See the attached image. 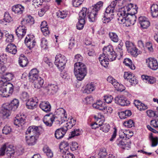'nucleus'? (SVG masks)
I'll return each mask as SVG.
<instances>
[{
  "label": "nucleus",
  "mask_w": 158,
  "mask_h": 158,
  "mask_svg": "<svg viewBox=\"0 0 158 158\" xmlns=\"http://www.w3.org/2000/svg\"><path fill=\"white\" fill-rule=\"evenodd\" d=\"M127 13H126L125 10L119 12L117 14V19L118 23L124 24V26L126 27L134 25L136 21V16H131L129 17H127Z\"/></svg>",
  "instance_id": "obj_1"
},
{
  "label": "nucleus",
  "mask_w": 158,
  "mask_h": 158,
  "mask_svg": "<svg viewBox=\"0 0 158 158\" xmlns=\"http://www.w3.org/2000/svg\"><path fill=\"white\" fill-rule=\"evenodd\" d=\"M74 73L77 79L82 80L86 76L87 69L85 65L81 62H77L74 65Z\"/></svg>",
  "instance_id": "obj_2"
},
{
  "label": "nucleus",
  "mask_w": 158,
  "mask_h": 158,
  "mask_svg": "<svg viewBox=\"0 0 158 158\" xmlns=\"http://www.w3.org/2000/svg\"><path fill=\"white\" fill-rule=\"evenodd\" d=\"M118 3L121 5V3L118 0H114L112 2L110 5L106 9L105 14L103 15V17L106 18L103 21L104 23H108L111 19H113L114 16V9L116 3Z\"/></svg>",
  "instance_id": "obj_3"
},
{
  "label": "nucleus",
  "mask_w": 158,
  "mask_h": 158,
  "mask_svg": "<svg viewBox=\"0 0 158 158\" xmlns=\"http://www.w3.org/2000/svg\"><path fill=\"white\" fill-rule=\"evenodd\" d=\"M116 56L115 52L110 46H107L103 48V53L100 55L98 58L99 61L105 60L106 58L110 59V61L114 60Z\"/></svg>",
  "instance_id": "obj_4"
},
{
  "label": "nucleus",
  "mask_w": 158,
  "mask_h": 158,
  "mask_svg": "<svg viewBox=\"0 0 158 158\" xmlns=\"http://www.w3.org/2000/svg\"><path fill=\"white\" fill-rule=\"evenodd\" d=\"M67 61L66 57L61 54H57L55 57V64L60 70L64 69Z\"/></svg>",
  "instance_id": "obj_5"
},
{
  "label": "nucleus",
  "mask_w": 158,
  "mask_h": 158,
  "mask_svg": "<svg viewBox=\"0 0 158 158\" xmlns=\"http://www.w3.org/2000/svg\"><path fill=\"white\" fill-rule=\"evenodd\" d=\"M87 8H82L79 14L78 22L77 24V27L78 30H81L84 27L85 23Z\"/></svg>",
  "instance_id": "obj_6"
},
{
  "label": "nucleus",
  "mask_w": 158,
  "mask_h": 158,
  "mask_svg": "<svg viewBox=\"0 0 158 158\" xmlns=\"http://www.w3.org/2000/svg\"><path fill=\"white\" fill-rule=\"evenodd\" d=\"M13 92V85L10 83H6L0 90V95L3 97L9 96V94H12Z\"/></svg>",
  "instance_id": "obj_7"
},
{
  "label": "nucleus",
  "mask_w": 158,
  "mask_h": 158,
  "mask_svg": "<svg viewBox=\"0 0 158 158\" xmlns=\"http://www.w3.org/2000/svg\"><path fill=\"white\" fill-rule=\"evenodd\" d=\"M92 106L94 108L102 110L105 113H111L112 112V109L111 107H107L106 106L105 103H103L100 100L97 102L96 103L93 104Z\"/></svg>",
  "instance_id": "obj_8"
},
{
  "label": "nucleus",
  "mask_w": 158,
  "mask_h": 158,
  "mask_svg": "<svg viewBox=\"0 0 158 158\" xmlns=\"http://www.w3.org/2000/svg\"><path fill=\"white\" fill-rule=\"evenodd\" d=\"M41 129L40 127L35 126H31L27 129L26 132V135H31L34 136L38 137L40 132V129Z\"/></svg>",
  "instance_id": "obj_9"
},
{
  "label": "nucleus",
  "mask_w": 158,
  "mask_h": 158,
  "mask_svg": "<svg viewBox=\"0 0 158 158\" xmlns=\"http://www.w3.org/2000/svg\"><path fill=\"white\" fill-rule=\"evenodd\" d=\"M9 107V103L4 104L2 105L1 110L0 111V116L4 118H6L10 115V111L12 110Z\"/></svg>",
  "instance_id": "obj_10"
},
{
  "label": "nucleus",
  "mask_w": 158,
  "mask_h": 158,
  "mask_svg": "<svg viewBox=\"0 0 158 158\" xmlns=\"http://www.w3.org/2000/svg\"><path fill=\"white\" fill-rule=\"evenodd\" d=\"M124 138V136L119 135V138L116 140V143L119 147L124 149L128 150L130 148V145L124 141L123 138Z\"/></svg>",
  "instance_id": "obj_11"
},
{
  "label": "nucleus",
  "mask_w": 158,
  "mask_h": 158,
  "mask_svg": "<svg viewBox=\"0 0 158 158\" xmlns=\"http://www.w3.org/2000/svg\"><path fill=\"white\" fill-rule=\"evenodd\" d=\"M124 77L125 79L129 81L132 85H135L138 82L137 80L136 79L134 74L131 73L125 72Z\"/></svg>",
  "instance_id": "obj_12"
},
{
  "label": "nucleus",
  "mask_w": 158,
  "mask_h": 158,
  "mask_svg": "<svg viewBox=\"0 0 158 158\" xmlns=\"http://www.w3.org/2000/svg\"><path fill=\"white\" fill-rule=\"evenodd\" d=\"M27 31V28L24 25H20L15 30V33L18 37L21 39L25 35Z\"/></svg>",
  "instance_id": "obj_13"
},
{
  "label": "nucleus",
  "mask_w": 158,
  "mask_h": 158,
  "mask_svg": "<svg viewBox=\"0 0 158 158\" xmlns=\"http://www.w3.org/2000/svg\"><path fill=\"white\" fill-rule=\"evenodd\" d=\"M114 100L115 103L122 106H127L130 104L129 100L121 96H118L115 97Z\"/></svg>",
  "instance_id": "obj_14"
},
{
  "label": "nucleus",
  "mask_w": 158,
  "mask_h": 158,
  "mask_svg": "<svg viewBox=\"0 0 158 158\" xmlns=\"http://www.w3.org/2000/svg\"><path fill=\"white\" fill-rule=\"evenodd\" d=\"M58 86L54 84H48L44 88V91L49 94L55 93L57 90Z\"/></svg>",
  "instance_id": "obj_15"
},
{
  "label": "nucleus",
  "mask_w": 158,
  "mask_h": 158,
  "mask_svg": "<svg viewBox=\"0 0 158 158\" xmlns=\"http://www.w3.org/2000/svg\"><path fill=\"white\" fill-rule=\"evenodd\" d=\"M55 118L54 115L51 114L45 115L43 119V121L47 126L51 127Z\"/></svg>",
  "instance_id": "obj_16"
},
{
  "label": "nucleus",
  "mask_w": 158,
  "mask_h": 158,
  "mask_svg": "<svg viewBox=\"0 0 158 158\" xmlns=\"http://www.w3.org/2000/svg\"><path fill=\"white\" fill-rule=\"evenodd\" d=\"M146 62L148 63L149 68L153 70H156L158 68V63L157 60L154 58H149L146 60Z\"/></svg>",
  "instance_id": "obj_17"
},
{
  "label": "nucleus",
  "mask_w": 158,
  "mask_h": 158,
  "mask_svg": "<svg viewBox=\"0 0 158 158\" xmlns=\"http://www.w3.org/2000/svg\"><path fill=\"white\" fill-rule=\"evenodd\" d=\"M98 13V12L92 9L90 11H89V10H87V8L86 18L87 17L86 16H87L89 21L91 22H94L97 19V15Z\"/></svg>",
  "instance_id": "obj_18"
},
{
  "label": "nucleus",
  "mask_w": 158,
  "mask_h": 158,
  "mask_svg": "<svg viewBox=\"0 0 158 158\" xmlns=\"http://www.w3.org/2000/svg\"><path fill=\"white\" fill-rule=\"evenodd\" d=\"M139 23L143 29L147 28L150 25L148 19L144 17H140L139 18Z\"/></svg>",
  "instance_id": "obj_19"
},
{
  "label": "nucleus",
  "mask_w": 158,
  "mask_h": 158,
  "mask_svg": "<svg viewBox=\"0 0 158 158\" xmlns=\"http://www.w3.org/2000/svg\"><path fill=\"white\" fill-rule=\"evenodd\" d=\"M67 130V128L65 129L64 127L57 129L55 133V137L57 139H60L63 138Z\"/></svg>",
  "instance_id": "obj_20"
},
{
  "label": "nucleus",
  "mask_w": 158,
  "mask_h": 158,
  "mask_svg": "<svg viewBox=\"0 0 158 158\" xmlns=\"http://www.w3.org/2000/svg\"><path fill=\"white\" fill-rule=\"evenodd\" d=\"M38 102V99L35 97L28 99L26 103L27 108L30 109H33L34 107L37 105Z\"/></svg>",
  "instance_id": "obj_21"
},
{
  "label": "nucleus",
  "mask_w": 158,
  "mask_h": 158,
  "mask_svg": "<svg viewBox=\"0 0 158 158\" xmlns=\"http://www.w3.org/2000/svg\"><path fill=\"white\" fill-rule=\"evenodd\" d=\"M25 136L26 141L28 145L32 146L34 145L36 143L38 137L31 135H27Z\"/></svg>",
  "instance_id": "obj_22"
},
{
  "label": "nucleus",
  "mask_w": 158,
  "mask_h": 158,
  "mask_svg": "<svg viewBox=\"0 0 158 158\" xmlns=\"http://www.w3.org/2000/svg\"><path fill=\"white\" fill-rule=\"evenodd\" d=\"M107 81L110 83H111L114 88L117 90H121V89L120 88V86H122L117 82V81L114 79L112 76H109L107 79Z\"/></svg>",
  "instance_id": "obj_23"
},
{
  "label": "nucleus",
  "mask_w": 158,
  "mask_h": 158,
  "mask_svg": "<svg viewBox=\"0 0 158 158\" xmlns=\"http://www.w3.org/2000/svg\"><path fill=\"white\" fill-rule=\"evenodd\" d=\"M42 110L46 112H48L51 110V106L49 103L47 101L42 102L40 105Z\"/></svg>",
  "instance_id": "obj_24"
},
{
  "label": "nucleus",
  "mask_w": 158,
  "mask_h": 158,
  "mask_svg": "<svg viewBox=\"0 0 158 158\" xmlns=\"http://www.w3.org/2000/svg\"><path fill=\"white\" fill-rule=\"evenodd\" d=\"M25 123V119L21 116H17L14 119V124L18 127H21Z\"/></svg>",
  "instance_id": "obj_25"
},
{
  "label": "nucleus",
  "mask_w": 158,
  "mask_h": 158,
  "mask_svg": "<svg viewBox=\"0 0 158 158\" xmlns=\"http://www.w3.org/2000/svg\"><path fill=\"white\" fill-rule=\"evenodd\" d=\"M41 31L45 36L48 35L50 33L48 29V25L46 22L45 21H42L40 26Z\"/></svg>",
  "instance_id": "obj_26"
},
{
  "label": "nucleus",
  "mask_w": 158,
  "mask_h": 158,
  "mask_svg": "<svg viewBox=\"0 0 158 158\" xmlns=\"http://www.w3.org/2000/svg\"><path fill=\"white\" fill-rule=\"evenodd\" d=\"M6 145V153L7 155L9 156H13L15 153V150L14 147L11 145L9 144L8 143H5Z\"/></svg>",
  "instance_id": "obj_27"
},
{
  "label": "nucleus",
  "mask_w": 158,
  "mask_h": 158,
  "mask_svg": "<svg viewBox=\"0 0 158 158\" xmlns=\"http://www.w3.org/2000/svg\"><path fill=\"white\" fill-rule=\"evenodd\" d=\"M123 43L122 41H119V43L116 48L117 53H115L116 57H118V59H119L123 55V51L122 47L123 46Z\"/></svg>",
  "instance_id": "obj_28"
},
{
  "label": "nucleus",
  "mask_w": 158,
  "mask_h": 158,
  "mask_svg": "<svg viewBox=\"0 0 158 158\" xmlns=\"http://www.w3.org/2000/svg\"><path fill=\"white\" fill-rule=\"evenodd\" d=\"M24 9V7L20 4H18L13 6L12 8V11L18 15L21 14Z\"/></svg>",
  "instance_id": "obj_29"
},
{
  "label": "nucleus",
  "mask_w": 158,
  "mask_h": 158,
  "mask_svg": "<svg viewBox=\"0 0 158 158\" xmlns=\"http://www.w3.org/2000/svg\"><path fill=\"white\" fill-rule=\"evenodd\" d=\"M60 151L62 154L66 152L67 151H69V144L66 141H63L61 142L60 146Z\"/></svg>",
  "instance_id": "obj_30"
},
{
  "label": "nucleus",
  "mask_w": 158,
  "mask_h": 158,
  "mask_svg": "<svg viewBox=\"0 0 158 158\" xmlns=\"http://www.w3.org/2000/svg\"><path fill=\"white\" fill-rule=\"evenodd\" d=\"M34 23V20L33 18L30 15L26 17L25 19H24L21 22V25H31L33 24Z\"/></svg>",
  "instance_id": "obj_31"
},
{
  "label": "nucleus",
  "mask_w": 158,
  "mask_h": 158,
  "mask_svg": "<svg viewBox=\"0 0 158 158\" xmlns=\"http://www.w3.org/2000/svg\"><path fill=\"white\" fill-rule=\"evenodd\" d=\"M95 86L94 83H91L87 85L83 92L88 94H90L95 89Z\"/></svg>",
  "instance_id": "obj_32"
},
{
  "label": "nucleus",
  "mask_w": 158,
  "mask_h": 158,
  "mask_svg": "<svg viewBox=\"0 0 158 158\" xmlns=\"http://www.w3.org/2000/svg\"><path fill=\"white\" fill-rule=\"evenodd\" d=\"M151 12L153 17L158 16V5L157 4H153L151 7Z\"/></svg>",
  "instance_id": "obj_33"
},
{
  "label": "nucleus",
  "mask_w": 158,
  "mask_h": 158,
  "mask_svg": "<svg viewBox=\"0 0 158 158\" xmlns=\"http://www.w3.org/2000/svg\"><path fill=\"white\" fill-rule=\"evenodd\" d=\"M16 47L15 44H10L6 48V51L12 54H15L17 52Z\"/></svg>",
  "instance_id": "obj_34"
},
{
  "label": "nucleus",
  "mask_w": 158,
  "mask_h": 158,
  "mask_svg": "<svg viewBox=\"0 0 158 158\" xmlns=\"http://www.w3.org/2000/svg\"><path fill=\"white\" fill-rule=\"evenodd\" d=\"M19 102L18 99H14L10 102L9 103V106L10 107L11 110L14 111L18 107L19 105Z\"/></svg>",
  "instance_id": "obj_35"
},
{
  "label": "nucleus",
  "mask_w": 158,
  "mask_h": 158,
  "mask_svg": "<svg viewBox=\"0 0 158 158\" xmlns=\"http://www.w3.org/2000/svg\"><path fill=\"white\" fill-rule=\"evenodd\" d=\"M19 61L20 66L23 67L26 66L28 63L27 58L24 56H20Z\"/></svg>",
  "instance_id": "obj_36"
},
{
  "label": "nucleus",
  "mask_w": 158,
  "mask_h": 158,
  "mask_svg": "<svg viewBox=\"0 0 158 158\" xmlns=\"http://www.w3.org/2000/svg\"><path fill=\"white\" fill-rule=\"evenodd\" d=\"M142 79L143 80L147 81L150 84H152L156 82V79L154 77H152L148 76L145 75H142L141 76Z\"/></svg>",
  "instance_id": "obj_37"
},
{
  "label": "nucleus",
  "mask_w": 158,
  "mask_h": 158,
  "mask_svg": "<svg viewBox=\"0 0 158 158\" xmlns=\"http://www.w3.org/2000/svg\"><path fill=\"white\" fill-rule=\"evenodd\" d=\"M3 34L6 38V41L8 42H12L14 40V36L8 32L7 31H3Z\"/></svg>",
  "instance_id": "obj_38"
},
{
  "label": "nucleus",
  "mask_w": 158,
  "mask_h": 158,
  "mask_svg": "<svg viewBox=\"0 0 158 158\" xmlns=\"http://www.w3.org/2000/svg\"><path fill=\"white\" fill-rule=\"evenodd\" d=\"M109 35L110 40L113 42H117L118 41V37L117 34L114 32H110Z\"/></svg>",
  "instance_id": "obj_39"
},
{
  "label": "nucleus",
  "mask_w": 158,
  "mask_h": 158,
  "mask_svg": "<svg viewBox=\"0 0 158 158\" xmlns=\"http://www.w3.org/2000/svg\"><path fill=\"white\" fill-rule=\"evenodd\" d=\"M125 64L129 67L132 70H134L135 69L134 65L132 64L131 60L129 58H126L125 59L123 62Z\"/></svg>",
  "instance_id": "obj_40"
},
{
  "label": "nucleus",
  "mask_w": 158,
  "mask_h": 158,
  "mask_svg": "<svg viewBox=\"0 0 158 158\" xmlns=\"http://www.w3.org/2000/svg\"><path fill=\"white\" fill-rule=\"evenodd\" d=\"M149 138L152 141V146H156L157 145L158 143V137H153L152 136V134L151 133L150 135Z\"/></svg>",
  "instance_id": "obj_41"
},
{
  "label": "nucleus",
  "mask_w": 158,
  "mask_h": 158,
  "mask_svg": "<svg viewBox=\"0 0 158 158\" xmlns=\"http://www.w3.org/2000/svg\"><path fill=\"white\" fill-rule=\"evenodd\" d=\"M103 5L102 2L99 1L94 6L92 9L98 13L101 8L102 6Z\"/></svg>",
  "instance_id": "obj_42"
},
{
  "label": "nucleus",
  "mask_w": 158,
  "mask_h": 158,
  "mask_svg": "<svg viewBox=\"0 0 158 158\" xmlns=\"http://www.w3.org/2000/svg\"><path fill=\"white\" fill-rule=\"evenodd\" d=\"M43 151L48 157L51 158L53 156V153L49 148L45 147L43 148Z\"/></svg>",
  "instance_id": "obj_43"
},
{
  "label": "nucleus",
  "mask_w": 158,
  "mask_h": 158,
  "mask_svg": "<svg viewBox=\"0 0 158 158\" xmlns=\"http://www.w3.org/2000/svg\"><path fill=\"white\" fill-rule=\"evenodd\" d=\"M2 133L6 135L10 134L12 131L11 127L8 125L4 126L2 129Z\"/></svg>",
  "instance_id": "obj_44"
},
{
  "label": "nucleus",
  "mask_w": 158,
  "mask_h": 158,
  "mask_svg": "<svg viewBox=\"0 0 158 158\" xmlns=\"http://www.w3.org/2000/svg\"><path fill=\"white\" fill-rule=\"evenodd\" d=\"M56 15L58 18L64 19L67 16L68 13L67 12L63 11H59L56 13Z\"/></svg>",
  "instance_id": "obj_45"
},
{
  "label": "nucleus",
  "mask_w": 158,
  "mask_h": 158,
  "mask_svg": "<svg viewBox=\"0 0 158 158\" xmlns=\"http://www.w3.org/2000/svg\"><path fill=\"white\" fill-rule=\"evenodd\" d=\"M134 6V5L132 3H130L127 6H124L121 8V10L120 11H122L123 10H125L126 13L129 12L131 8H133Z\"/></svg>",
  "instance_id": "obj_46"
},
{
  "label": "nucleus",
  "mask_w": 158,
  "mask_h": 158,
  "mask_svg": "<svg viewBox=\"0 0 158 158\" xmlns=\"http://www.w3.org/2000/svg\"><path fill=\"white\" fill-rule=\"evenodd\" d=\"M123 125L128 128H131L134 126V123L133 120L130 119L124 122Z\"/></svg>",
  "instance_id": "obj_47"
},
{
  "label": "nucleus",
  "mask_w": 158,
  "mask_h": 158,
  "mask_svg": "<svg viewBox=\"0 0 158 158\" xmlns=\"http://www.w3.org/2000/svg\"><path fill=\"white\" fill-rule=\"evenodd\" d=\"M13 74L10 73H7L3 76V78L6 80V81H9L11 80L13 77Z\"/></svg>",
  "instance_id": "obj_48"
},
{
  "label": "nucleus",
  "mask_w": 158,
  "mask_h": 158,
  "mask_svg": "<svg viewBox=\"0 0 158 158\" xmlns=\"http://www.w3.org/2000/svg\"><path fill=\"white\" fill-rule=\"evenodd\" d=\"M123 133V136H124V137L128 139H129L133 135V132L129 130H125Z\"/></svg>",
  "instance_id": "obj_49"
},
{
  "label": "nucleus",
  "mask_w": 158,
  "mask_h": 158,
  "mask_svg": "<svg viewBox=\"0 0 158 158\" xmlns=\"http://www.w3.org/2000/svg\"><path fill=\"white\" fill-rule=\"evenodd\" d=\"M129 52H130L131 54L135 56H136L139 54H140V51H138V49H137L135 47L134 48H132V49H131L129 51Z\"/></svg>",
  "instance_id": "obj_50"
},
{
  "label": "nucleus",
  "mask_w": 158,
  "mask_h": 158,
  "mask_svg": "<svg viewBox=\"0 0 158 158\" xmlns=\"http://www.w3.org/2000/svg\"><path fill=\"white\" fill-rule=\"evenodd\" d=\"M106 155L107 153L105 149H100L98 154L99 158H104Z\"/></svg>",
  "instance_id": "obj_51"
},
{
  "label": "nucleus",
  "mask_w": 158,
  "mask_h": 158,
  "mask_svg": "<svg viewBox=\"0 0 158 158\" xmlns=\"http://www.w3.org/2000/svg\"><path fill=\"white\" fill-rule=\"evenodd\" d=\"M125 45L128 51L134 48L135 47L133 43L128 41H126L125 42Z\"/></svg>",
  "instance_id": "obj_52"
},
{
  "label": "nucleus",
  "mask_w": 158,
  "mask_h": 158,
  "mask_svg": "<svg viewBox=\"0 0 158 158\" xmlns=\"http://www.w3.org/2000/svg\"><path fill=\"white\" fill-rule=\"evenodd\" d=\"M29 95L27 92H22L20 98L23 101H27L28 100Z\"/></svg>",
  "instance_id": "obj_53"
},
{
  "label": "nucleus",
  "mask_w": 158,
  "mask_h": 158,
  "mask_svg": "<svg viewBox=\"0 0 158 158\" xmlns=\"http://www.w3.org/2000/svg\"><path fill=\"white\" fill-rule=\"evenodd\" d=\"M137 6L136 5H135L133 8H131V10L129 12L126 13H127V15L128 14H130L131 15V16H135L134 15L136 14L137 12L138 7H137Z\"/></svg>",
  "instance_id": "obj_54"
},
{
  "label": "nucleus",
  "mask_w": 158,
  "mask_h": 158,
  "mask_svg": "<svg viewBox=\"0 0 158 158\" xmlns=\"http://www.w3.org/2000/svg\"><path fill=\"white\" fill-rule=\"evenodd\" d=\"M62 154L63 155L62 156L63 158H75L74 155L70 153L69 151H67Z\"/></svg>",
  "instance_id": "obj_55"
},
{
  "label": "nucleus",
  "mask_w": 158,
  "mask_h": 158,
  "mask_svg": "<svg viewBox=\"0 0 158 158\" xmlns=\"http://www.w3.org/2000/svg\"><path fill=\"white\" fill-rule=\"evenodd\" d=\"M41 46L42 48L44 49L48 48L47 40L45 38H43L42 39L41 41Z\"/></svg>",
  "instance_id": "obj_56"
},
{
  "label": "nucleus",
  "mask_w": 158,
  "mask_h": 158,
  "mask_svg": "<svg viewBox=\"0 0 158 158\" xmlns=\"http://www.w3.org/2000/svg\"><path fill=\"white\" fill-rule=\"evenodd\" d=\"M83 1L81 0H73V4L74 7H78L82 4Z\"/></svg>",
  "instance_id": "obj_57"
},
{
  "label": "nucleus",
  "mask_w": 158,
  "mask_h": 158,
  "mask_svg": "<svg viewBox=\"0 0 158 158\" xmlns=\"http://www.w3.org/2000/svg\"><path fill=\"white\" fill-rule=\"evenodd\" d=\"M101 126L102 127H101L100 129L102 130L103 132H107L109 131L110 129V126L108 124H103V125L102 124V125Z\"/></svg>",
  "instance_id": "obj_58"
},
{
  "label": "nucleus",
  "mask_w": 158,
  "mask_h": 158,
  "mask_svg": "<svg viewBox=\"0 0 158 158\" xmlns=\"http://www.w3.org/2000/svg\"><path fill=\"white\" fill-rule=\"evenodd\" d=\"M48 8L49 7L48 6H46L44 8H42L39 11L38 14L39 15L40 17L43 16L44 13L47 11Z\"/></svg>",
  "instance_id": "obj_59"
},
{
  "label": "nucleus",
  "mask_w": 158,
  "mask_h": 158,
  "mask_svg": "<svg viewBox=\"0 0 158 158\" xmlns=\"http://www.w3.org/2000/svg\"><path fill=\"white\" fill-rule=\"evenodd\" d=\"M34 41V37H32L31 38V37L29 35H28L25 38V43L26 44V45L27 46V43H28V44H31V42H33Z\"/></svg>",
  "instance_id": "obj_60"
},
{
  "label": "nucleus",
  "mask_w": 158,
  "mask_h": 158,
  "mask_svg": "<svg viewBox=\"0 0 158 158\" xmlns=\"http://www.w3.org/2000/svg\"><path fill=\"white\" fill-rule=\"evenodd\" d=\"M79 129H74L73 131H72L71 134V136L69 137V138H71L75 136H78L80 135L79 133Z\"/></svg>",
  "instance_id": "obj_61"
},
{
  "label": "nucleus",
  "mask_w": 158,
  "mask_h": 158,
  "mask_svg": "<svg viewBox=\"0 0 158 158\" xmlns=\"http://www.w3.org/2000/svg\"><path fill=\"white\" fill-rule=\"evenodd\" d=\"M151 125L156 129H158V119H154L151 121Z\"/></svg>",
  "instance_id": "obj_62"
},
{
  "label": "nucleus",
  "mask_w": 158,
  "mask_h": 158,
  "mask_svg": "<svg viewBox=\"0 0 158 158\" xmlns=\"http://www.w3.org/2000/svg\"><path fill=\"white\" fill-rule=\"evenodd\" d=\"M112 99L113 97L110 95L104 96V100L107 103H110L112 102Z\"/></svg>",
  "instance_id": "obj_63"
},
{
  "label": "nucleus",
  "mask_w": 158,
  "mask_h": 158,
  "mask_svg": "<svg viewBox=\"0 0 158 158\" xmlns=\"http://www.w3.org/2000/svg\"><path fill=\"white\" fill-rule=\"evenodd\" d=\"M109 60L110 61V59H109L108 58H106L105 60L99 61L102 66L105 67H106L109 64Z\"/></svg>",
  "instance_id": "obj_64"
}]
</instances>
